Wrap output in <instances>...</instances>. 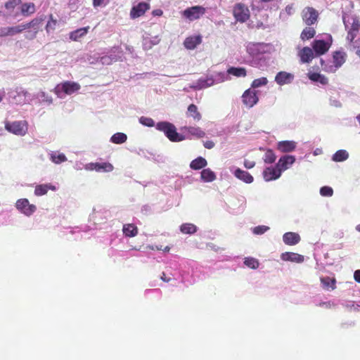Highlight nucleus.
<instances>
[{
  "label": "nucleus",
  "instance_id": "b1692460",
  "mask_svg": "<svg viewBox=\"0 0 360 360\" xmlns=\"http://www.w3.org/2000/svg\"><path fill=\"white\" fill-rule=\"evenodd\" d=\"M186 116L192 117L195 122H199L202 119V115L198 110V108L195 104L188 105L186 111Z\"/></svg>",
  "mask_w": 360,
  "mask_h": 360
},
{
  "label": "nucleus",
  "instance_id": "37998d69",
  "mask_svg": "<svg viewBox=\"0 0 360 360\" xmlns=\"http://www.w3.org/2000/svg\"><path fill=\"white\" fill-rule=\"evenodd\" d=\"M244 264L252 269H257L259 264L258 260L253 257H246Z\"/></svg>",
  "mask_w": 360,
  "mask_h": 360
},
{
  "label": "nucleus",
  "instance_id": "a19ab883",
  "mask_svg": "<svg viewBox=\"0 0 360 360\" xmlns=\"http://www.w3.org/2000/svg\"><path fill=\"white\" fill-rule=\"evenodd\" d=\"M51 160L56 164H60L67 160L66 156L63 153H52L50 154Z\"/></svg>",
  "mask_w": 360,
  "mask_h": 360
},
{
  "label": "nucleus",
  "instance_id": "393cba45",
  "mask_svg": "<svg viewBox=\"0 0 360 360\" xmlns=\"http://www.w3.org/2000/svg\"><path fill=\"white\" fill-rule=\"evenodd\" d=\"M347 54L342 51H337L333 53V59L335 68L341 67L346 61Z\"/></svg>",
  "mask_w": 360,
  "mask_h": 360
},
{
  "label": "nucleus",
  "instance_id": "864d4df0",
  "mask_svg": "<svg viewBox=\"0 0 360 360\" xmlns=\"http://www.w3.org/2000/svg\"><path fill=\"white\" fill-rule=\"evenodd\" d=\"M101 61L103 64H105V63L110 64L112 62V58L108 56H103V57H101Z\"/></svg>",
  "mask_w": 360,
  "mask_h": 360
},
{
  "label": "nucleus",
  "instance_id": "052dcab7",
  "mask_svg": "<svg viewBox=\"0 0 360 360\" xmlns=\"http://www.w3.org/2000/svg\"><path fill=\"white\" fill-rule=\"evenodd\" d=\"M292 10H293V6L292 5H288L285 7V11L287 12V13L288 15H291L292 14Z\"/></svg>",
  "mask_w": 360,
  "mask_h": 360
},
{
  "label": "nucleus",
  "instance_id": "c756f323",
  "mask_svg": "<svg viewBox=\"0 0 360 360\" xmlns=\"http://www.w3.org/2000/svg\"><path fill=\"white\" fill-rule=\"evenodd\" d=\"M308 77L309 79H311L313 82H319L320 84L323 85H326L328 83V78L324 76L323 75H321L320 73L317 72H311L309 73Z\"/></svg>",
  "mask_w": 360,
  "mask_h": 360
},
{
  "label": "nucleus",
  "instance_id": "2f4dec72",
  "mask_svg": "<svg viewBox=\"0 0 360 360\" xmlns=\"http://www.w3.org/2000/svg\"><path fill=\"white\" fill-rule=\"evenodd\" d=\"M214 84V80L212 77L200 78L198 80L195 88L205 89L212 86Z\"/></svg>",
  "mask_w": 360,
  "mask_h": 360
},
{
  "label": "nucleus",
  "instance_id": "f3484780",
  "mask_svg": "<svg viewBox=\"0 0 360 360\" xmlns=\"http://www.w3.org/2000/svg\"><path fill=\"white\" fill-rule=\"evenodd\" d=\"M281 258L283 261H290L301 263L304 261V256L295 252H285L281 254Z\"/></svg>",
  "mask_w": 360,
  "mask_h": 360
},
{
  "label": "nucleus",
  "instance_id": "a18cd8bd",
  "mask_svg": "<svg viewBox=\"0 0 360 360\" xmlns=\"http://www.w3.org/2000/svg\"><path fill=\"white\" fill-rule=\"evenodd\" d=\"M268 83V80L266 77H262L258 79H255L252 81L251 87L252 88H258L262 86H265Z\"/></svg>",
  "mask_w": 360,
  "mask_h": 360
},
{
  "label": "nucleus",
  "instance_id": "ea45409f",
  "mask_svg": "<svg viewBox=\"0 0 360 360\" xmlns=\"http://www.w3.org/2000/svg\"><path fill=\"white\" fill-rule=\"evenodd\" d=\"M349 158V153L345 150H339L333 155L332 160L335 162H342Z\"/></svg>",
  "mask_w": 360,
  "mask_h": 360
},
{
  "label": "nucleus",
  "instance_id": "de8ad7c7",
  "mask_svg": "<svg viewBox=\"0 0 360 360\" xmlns=\"http://www.w3.org/2000/svg\"><path fill=\"white\" fill-rule=\"evenodd\" d=\"M269 229V227L267 226H264V225L257 226L253 229L252 232L254 234L261 235V234L264 233Z\"/></svg>",
  "mask_w": 360,
  "mask_h": 360
},
{
  "label": "nucleus",
  "instance_id": "f257e3e1",
  "mask_svg": "<svg viewBox=\"0 0 360 360\" xmlns=\"http://www.w3.org/2000/svg\"><path fill=\"white\" fill-rule=\"evenodd\" d=\"M157 129L163 131L171 141L178 142L184 140V136L177 133L175 126L169 122H158Z\"/></svg>",
  "mask_w": 360,
  "mask_h": 360
},
{
  "label": "nucleus",
  "instance_id": "680f3d73",
  "mask_svg": "<svg viewBox=\"0 0 360 360\" xmlns=\"http://www.w3.org/2000/svg\"><path fill=\"white\" fill-rule=\"evenodd\" d=\"M321 306H324L326 307H330L332 304L330 302H323L321 304Z\"/></svg>",
  "mask_w": 360,
  "mask_h": 360
},
{
  "label": "nucleus",
  "instance_id": "69168bd1",
  "mask_svg": "<svg viewBox=\"0 0 360 360\" xmlns=\"http://www.w3.org/2000/svg\"><path fill=\"white\" fill-rule=\"evenodd\" d=\"M169 249H170V248H169V247H166V248H165V251H169Z\"/></svg>",
  "mask_w": 360,
  "mask_h": 360
},
{
  "label": "nucleus",
  "instance_id": "79ce46f5",
  "mask_svg": "<svg viewBox=\"0 0 360 360\" xmlns=\"http://www.w3.org/2000/svg\"><path fill=\"white\" fill-rule=\"evenodd\" d=\"M276 156L274 151L271 149H268L264 156V161L267 164H271L275 162Z\"/></svg>",
  "mask_w": 360,
  "mask_h": 360
},
{
  "label": "nucleus",
  "instance_id": "5fc2aeb1",
  "mask_svg": "<svg viewBox=\"0 0 360 360\" xmlns=\"http://www.w3.org/2000/svg\"><path fill=\"white\" fill-rule=\"evenodd\" d=\"M204 146L207 149H212L214 147V143L212 141H207L204 143Z\"/></svg>",
  "mask_w": 360,
  "mask_h": 360
},
{
  "label": "nucleus",
  "instance_id": "1a4fd4ad",
  "mask_svg": "<svg viewBox=\"0 0 360 360\" xmlns=\"http://www.w3.org/2000/svg\"><path fill=\"white\" fill-rule=\"evenodd\" d=\"M259 101L257 91L248 89L242 95V101L248 108L253 107Z\"/></svg>",
  "mask_w": 360,
  "mask_h": 360
},
{
  "label": "nucleus",
  "instance_id": "2eb2a0df",
  "mask_svg": "<svg viewBox=\"0 0 360 360\" xmlns=\"http://www.w3.org/2000/svg\"><path fill=\"white\" fill-rule=\"evenodd\" d=\"M22 32L21 25L0 27V37L13 36Z\"/></svg>",
  "mask_w": 360,
  "mask_h": 360
},
{
  "label": "nucleus",
  "instance_id": "ddd939ff",
  "mask_svg": "<svg viewBox=\"0 0 360 360\" xmlns=\"http://www.w3.org/2000/svg\"><path fill=\"white\" fill-rule=\"evenodd\" d=\"M312 48L316 55L321 56L328 51L330 44L323 40H315L312 44Z\"/></svg>",
  "mask_w": 360,
  "mask_h": 360
},
{
  "label": "nucleus",
  "instance_id": "0e129e2a",
  "mask_svg": "<svg viewBox=\"0 0 360 360\" xmlns=\"http://www.w3.org/2000/svg\"><path fill=\"white\" fill-rule=\"evenodd\" d=\"M355 229H356V230L357 231L360 232V224H358V225L356 226V228H355Z\"/></svg>",
  "mask_w": 360,
  "mask_h": 360
},
{
  "label": "nucleus",
  "instance_id": "e2e57ef3",
  "mask_svg": "<svg viewBox=\"0 0 360 360\" xmlns=\"http://www.w3.org/2000/svg\"><path fill=\"white\" fill-rule=\"evenodd\" d=\"M274 1V0H259V1L262 3H269V2H272Z\"/></svg>",
  "mask_w": 360,
  "mask_h": 360
},
{
  "label": "nucleus",
  "instance_id": "603ef678",
  "mask_svg": "<svg viewBox=\"0 0 360 360\" xmlns=\"http://www.w3.org/2000/svg\"><path fill=\"white\" fill-rule=\"evenodd\" d=\"M243 164H244V167L246 169H252V168H253L255 166V162L250 161V160H245Z\"/></svg>",
  "mask_w": 360,
  "mask_h": 360
},
{
  "label": "nucleus",
  "instance_id": "58836bf2",
  "mask_svg": "<svg viewBox=\"0 0 360 360\" xmlns=\"http://www.w3.org/2000/svg\"><path fill=\"white\" fill-rule=\"evenodd\" d=\"M127 139V136L125 134L122 132H117L113 134L110 138V141L115 144H122L124 143Z\"/></svg>",
  "mask_w": 360,
  "mask_h": 360
},
{
  "label": "nucleus",
  "instance_id": "bf43d9fd",
  "mask_svg": "<svg viewBox=\"0 0 360 360\" xmlns=\"http://www.w3.org/2000/svg\"><path fill=\"white\" fill-rule=\"evenodd\" d=\"M104 0H93L94 6H100L103 4Z\"/></svg>",
  "mask_w": 360,
  "mask_h": 360
},
{
  "label": "nucleus",
  "instance_id": "7ed1b4c3",
  "mask_svg": "<svg viewBox=\"0 0 360 360\" xmlns=\"http://www.w3.org/2000/svg\"><path fill=\"white\" fill-rule=\"evenodd\" d=\"M79 89L80 85L78 83L67 81L58 84L54 89V93L58 96V97L62 98V93L70 95Z\"/></svg>",
  "mask_w": 360,
  "mask_h": 360
},
{
  "label": "nucleus",
  "instance_id": "338daca9",
  "mask_svg": "<svg viewBox=\"0 0 360 360\" xmlns=\"http://www.w3.org/2000/svg\"><path fill=\"white\" fill-rule=\"evenodd\" d=\"M357 119H358V121H359V122L360 124V115L357 117Z\"/></svg>",
  "mask_w": 360,
  "mask_h": 360
},
{
  "label": "nucleus",
  "instance_id": "7c9ffc66",
  "mask_svg": "<svg viewBox=\"0 0 360 360\" xmlns=\"http://www.w3.org/2000/svg\"><path fill=\"white\" fill-rule=\"evenodd\" d=\"M207 164V160L204 158L198 157L191 162L190 167L193 169L198 170L204 168Z\"/></svg>",
  "mask_w": 360,
  "mask_h": 360
},
{
  "label": "nucleus",
  "instance_id": "a878e982",
  "mask_svg": "<svg viewBox=\"0 0 360 360\" xmlns=\"http://www.w3.org/2000/svg\"><path fill=\"white\" fill-rule=\"evenodd\" d=\"M89 30V27L87 26L74 30L70 32V39L75 41H79L81 38L84 37L88 33Z\"/></svg>",
  "mask_w": 360,
  "mask_h": 360
},
{
  "label": "nucleus",
  "instance_id": "3c124183",
  "mask_svg": "<svg viewBox=\"0 0 360 360\" xmlns=\"http://www.w3.org/2000/svg\"><path fill=\"white\" fill-rule=\"evenodd\" d=\"M40 96L43 102H45L48 104L52 103L53 99L51 96H48L45 92H41Z\"/></svg>",
  "mask_w": 360,
  "mask_h": 360
},
{
  "label": "nucleus",
  "instance_id": "774afa93",
  "mask_svg": "<svg viewBox=\"0 0 360 360\" xmlns=\"http://www.w3.org/2000/svg\"><path fill=\"white\" fill-rule=\"evenodd\" d=\"M1 100H2V98H1V96H0V102L1 101Z\"/></svg>",
  "mask_w": 360,
  "mask_h": 360
},
{
  "label": "nucleus",
  "instance_id": "e433bc0d",
  "mask_svg": "<svg viewBox=\"0 0 360 360\" xmlns=\"http://www.w3.org/2000/svg\"><path fill=\"white\" fill-rule=\"evenodd\" d=\"M35 12L34 3H25L21 6V13L23 15H30Z\"/></svg>",
  "mask_w": 360,
  "mask_h": 360
},
{
  "label": "nucleus",
  "instance_id": "aec40b11",
  "mask_svg": "<svg viewBox=\"0 0 360 360\" xmlns=\"http://www.w3.org/2000/svg\"><path fill=\"white\" fill-rule=\"evenodd\" d=\"M181 129L188 134L197 139L202 138L205 136V132L199 127H184Z\"/></svg>",
  "mask_w": 360,
  "mask_h": 360
},
{
  "label": "nucleus",
  "instance_id": "423d86ee",
  "mask_svg": "<svg viewBox=\"0 0 360 360\" xmlns=\"http://www.w3.org/2000/svg\"><path fill=\"white\" fill-rule=\"evenodd\" d=\"M206 12L205 8L202 6H194L184 11L183 15L189 20L199 19Z\"/></svg>",
  "mask_w": 360,
  "mask_h": 360
},
{
  "label": "nucleus",
  "instance_id": "5701e85b",
  "mask_svg": "<svg viewBox=\"0 0 360 360\" xmlns=\"http://www.w3.org/2000/svg\"><path fill=\"white\" fill-rule=\"evenodd\" d=\"M202 42L200 36H191L186 38L184 42V46L189 50L194 49L198 44Z\"/></svg>",
  "mask_w": 360,
  "mask_h": 360
},
{
  "label": "nucleus",
  "instance_id": "6e6d98bb",
  "mask_svg": "<svg viewBox=\"0 0 360 360\" xmlns=\"http://www.w3.org/2000/svg\"><path fill=\"white\" fill-rule=\"evenodd\" d=\"M354 278L356 282L360 283V269L355 271Z\"/></svg>",
  "mask_w": 360,
  "mask_h": 360
},
{
  "label": "nucleus",
  "instance_id": "c03bdc74",
  "mask_svg": "<svg viewBox=\"0 0 360 360\" xmlns=\"http://www.w3.org/2000/svg\"><path fill=\"white\" fill-rule=\"evenodd\" d=\"M57 23V20L54 19L53 15L51 14L49 16V20L46 25V31L48 33H49L51 31H53L56 27Z\"/></svg>",
  "mask_w": 360,
  "mask_h": 360
},
{
  "label": "nucleus",
  "instance_id": "a211bd4d",
  "mask_svg": "<svg viewBox=\"0 0 360 360\" xmlns=\"http://www.w3.org/2000/svg\"><path fill=\"white\" fill-rule=\"evenodd\" d=\"M296 148V143L293 141H282L277 144V148L282 153L293 151Z\"/></svg>",
  "mask_w": 360,
  "mask_h": 360
},
{
  "label": "nucleus",
  "instance_id": "9d476101",
  "mask_svg": "<svg viewBox=\"0 0 360 360\" xmlns=\"http://www.w3.org/2000/svg\"><path fill=\"white\" fill-rule=\"evenodd\" d=\"M150 4L146 2H140L136 6H133L130 11V16L131 18L135 19L141 17L150 9Z\"/></svg>",
  "mask_w": 360,
  "mask_h": 360
},
{
  "label": "nucleus",
  "instance_id": "0eeeda50",
  "mask_svg": "<svg viewBox=\"0 0 360 360\" xmlns=\"http://www.w3.org/2000/svg\"><path fill=\"white\" fill-rule=\"evenodd\" d=\"M302 17L303 21L308 26L314 25L318 19L319 13L317 11L312 7H306L302 10Z\"/></svg>",
  "mask_w": 360,
  "mask_h": 360
},
{
  "label": "nucleus",
  "instance_id": "c85d7f7f",
  "mask_svg": "<svg viewBox=\"0 0 360 360\" xmlns=\"http://www.w3.org/2000/svg\"><path fill=\"white\" fill-rule=\"evenodd\" d=\"M122 231L126 237H134L138 234V228L134 224H124Z\"/></svg>",
  "mask_w": 360,
  "mask_h": 360
},
{
  "label": "nucleus",
  "instance_id": "dca6fc26",
  "mask_svg": "<svg viewBox=\"0 0 360 360\" xmlns=\"http://www.w3.org/2000/svg\"><path fill=\"white\" fill-rule=\"evenodd\" d=\"M293 75L286 72H279L275 77L276 82L279 85H284L285 84H289L293 79Z\"/></svg>",
  "mask_w": 360,
  "mask_h": 360
},
{
  "label": "nucleus",
  "instance_id": "20e7f679",
  "mask_svg": "<svg viewBox=\"0 0 360 360\" xmlns=\"http://www.w3.org/2000/svg\"><path fill=\"white\" fill-rule=\"evenodd\" d=\"M354 47L360 46V22L356 18H352V22L349 27L347 37Z\"/></svg>",
  "mask_w": 360,
  "mask_h": 360
},
{
  "label": "nucleus",
  "instance_id": "6e6552de",
  "mask_svg": "<svg viewBox=\"0 0 360 360\" xmlns=\"http://www.w3.org/2000/svg\"><path fill=\"white\" fill-rule=\"evenodd\" d=\"M16 208L27 216L32 215L37 210L34 205L30 204L27 198H21L15 203Z\"/></svg>",
  "mask_w": 360,
  "mask_h": 360
},
{
  "label": "nucleus",
  "instance_id": "473e14b6",
  "mask_svg": "<svg viewBox=\"0 0 360 360\" xmlns=\"http://www.w3.org/2000/svg\"><path fill=\"white\" fill-rule=\"evenodd\" d=\"M227 72L237 77H245L247 75L246 69L242 67H231L227 70Z\"/></svg>",
  "mask_w": 360,
  "mask_h": 360
},
{
  "label": "nucleus",
  "instance_id": "39448f33",
  "mask_svg": "<svg viewBox=\"0 0 360 360\" xmlns=\"http://www.w3.org/2000/svg\"><path fill=\"white\" fill-rule=\"evenodd\" d=\"M233 14L235 19L240 22H246L250 18V11L248 6L242 3L236 4L234 6Z\"/></svg>",
  "mask_w": 360,
  "mask_h": 360
},
{
  "label": "nucleus",
  "instance_id": "8fccbe9b",
  "mask_svg": "<svg viewBox=\"0 0 360 360\" xmlns=\"http://www.w3.org/2000/svg\"><path fill=\"white\" fill-rule=\"evenodd\" d=\"M140 122L148 127H153L154 125V121L153 119L146 117H141L140 118Z\"/></svg>",
  "mask_w": 360,
  "mask_h": 360
},
{
  "label": "nucleus",
  "instance_id": "cd10ccee",
  "mask_svg": "<svg viewBox=\"0 0 360 360\" xmlns=\"http://www.w3.org/2000/svg\"><path fill=\"white\" fill-rule=\"evenodd\" d=\"M299 56L302 63H309L314 58L313 50L307 46L304 47L300 51Z\"/></svg>",
  "mask_w": 360,
  "mask_h": 360
},
{
  "label": "nucleus",
  "instance_id": "f704fd0d",
  "mask_svg": "<svg viewBox=\"0 0 360 360\" xmlns=\"http://www.w3.org/2000/svg\"><path fill=\"white\" fill-rule=\"evenodd\" d=\"M316 34V31L313 27H305L300 34L302 40L305 41L313 38Z\"/></svg>",
  "mask_w": 360,
  "mask_h": 360
},
{
  "label": "nucleus",
  "instance_id": "4c0bfd02",
  "mask_svg": "<svg viewBox=\"0 0 360 360\" xmlns=\"http://www.w3.org/2000/svg\"><path fill=\"white\" fill-rule=\"evenodd\" d=\"M180 231L185 234H193L197 231V227L193 224L185 223L180 226Z\"/></svg>",
  "mask_w": 360,
  "mask_h": 360
},
{
  "label": "nucleus",
  "instance_id": "9b49d317",
  "mask_svg": "<svg viewBox=\"0 0 360 360\" xmlns=\"http://www.w3.org/2000/svg\"><path fill=\"white\" fill-rule=\"evenodd\" d=\"M295 161V158L293 155H284L282 156L276 164V167L282 173L283 171L288 169Z\"/></svg>",
  "mask_w": 360,
  "mask_h": 360
},
{
  "label": "nucleus",
  "instance_id": "6ab92c4d",
  "mask_svg": "<svg viewBox=\"0 0 360 360\" xmlns=\"http://www.w3.org/2000/svg\"><path fill=\"white\" fill-rule=\"evenodd\" d=\"M283 240L286 245H295L300 241V236L297 233L287 232L283 235Z\"/></svg>",
  "mask_w": 360,
  "mask_h": 360
},
{
  "label": "nucleus",
  "instance_id": "bb28decb",
  "mask_svg": "<svg viewBox=\"0 0 360 360\" xmlns=\"http://www.w3.org/2000/svg\"><path fill=\"white\" fill-rule=\"evenodd\" d=\"M49 190L56 191V187L51 184L37 185L34 189V194L37 196H41L46 194Z\"/></svg>",
  "mask_w": 360,
  "mask_h": 360
},
{
  "label": "nucleus",
  "instance_id": "4d7b16f0",
  "mask_svg": "<svg viewBox=\"0 0 360 360\" xmlns=\"http://www.w3.org/2000/svg\"><path fill=\"white\" fill-rule=\"evenodd\" d=\"M152 14L154 16H161L163 14V12L161 9H155L153 11Z\"/></svg>",
  "mask_w": 360,
  "mask_h": 360
},
{
  "label": "nucleus",
  "instance_id": "09e8293b",
  "mask_svg": "<svg viewBox=\"0 0 360 360\" xmlns=\"http://www.w3.org/2000/svg\"><path fill=\"white\" fill-rule=\"evenodd\" d=\"M320 193L322 196L330 197L333 195V191L331 187L323 186L320 189Z\"/></svg>",
  "mask_w": 360,
  "mask_h": 360
},
{
  "label": "nucleus",
  "instance_id": "f8f14e48",
  "mask_svg": "<svg viewBox=\"0 0 360 360\" xmlns=\"http://www.w3.org/2000/svg\"><path fill=\"white\" fill-rule=\"evenodd\" d=\"M281 175V171L278 167H269L263 172V176L265 181H269L278 179Z\"/></svg>",
  "mask_w": 360,
  "mask_h": 360
},
{
  "label": "nucleus",
  "instance_id": "13d9d810",
  "mask_svg": "<svg viewBox=\"0 0 360 360\" xmlns=\"http://www.w3.org/2000/svg\"><path fill=\"white\" fill-rule=\"evenodd\" d=\"M160 278L162 281L167 283L169 282L172 280L171 278H169L166 276V274L165 272H162Z\"/></svg>",
  "mask_w": 360,
  "mask_h": 360
},
{
  "label": "nucleus",
  "instance_id": "49530a36",
  "mask_svg": "<svg viewBox=\"0 0 360 360\" xmlns=\"http://www.w3.org/2000/svg\"><path fill=\"white\" fill-rule=\"evenodd\" d=\"M22 0H9L5 3L6 9L13 11L14 8L21 4Z\"/></svg>",
  "mask_w": 360,
  "mask_h": 360
},
{
  "label": "nucleus",
  "instance_id": "4468645a",
  "mask_svg": "<svg viewBox=\"0 0 360 360\" xmlns=\"http://www.w3.org/2000/svg\"><path fill=\"white\" fill-rule=\"evenodd\" d=\"M113 166L109 162H95L89 165V169L96 172H109L113 170Z\"/></svg>",
  "mask_w": 360,
  "mask_h": 360
},
{
  "label": "nucleus",
  "instance_id": "72a5a7b5",
  "mask_svg": "<svg viewBox=\"0 0 360 360\" xmlns=\"http://www.w3.org/2000/svg\"><path fill=\"white\" fill-rule=\"evenodd\" d=\"M201 179L205 182H212L216 179V175L210 169H204L201 172Z\"/></svg>",
  "mask_w": 360,
  "mask_h": 360
},
{
  "label": "nucleus",
  "instance_id": "4be33fe9",
  "mask_svg": "<svg viewBox=\"0 0 360 360\" xmlns=\"http://www.w3.org/2000/svg\"><path fill=\"white\" fill-rule=\"evenodd\" d=\"M234 176L237 179L243 181L246 184H250L254 180L253 176L249 172L244 171L240 168H238L235 170Z\"/></svg>",
  "mask_w": 360,
  "mask_h": 360
},
{
  "label": "nucleus",
  "instance_id": "c9c22d12",
  "mask_svg": "<svg viewBox=\"0 0 360 360\" xmlns=\"http://www.w3.org/2000/svg\"><path fill=\"white\" fill-rule=\"evenodd\" d=\"M321 282L325 289L328 290L329 288H331L332 290H334L335 288L336 281L333 278L328 276L323 277L321 278Z\"/></svg>",
  "mask_w": 360,
  "mask_h": 360
},
{
  "label": "nucleus",
  "instance_id": "f03ea898",
  "mask_svg": "<svg viewBox=\"0 0 360 360\" xmlns=\"http://www.w3.org/2000/svg\"><path fill=\"white\" fill-rule=\"evenodd\" d=\"M5 129L15 135L24 136L28 130V123L25 120L6 122Z\"/></svg>",
  "mask_w": 360,
  "mask_h": 360
},
{
  "label": "nucleus",
  "instance_id": "412c9836",
  "mask_svg": "<svg viewBox=\"0 0 360 360\" xmlns=\"http://www.w3.org/2000/svg\"><path fill=\"white\" fill-rule=\"evenodd\" d=\"M43 21L42 18H34L32 20H31L28 23L25 24H21V27L22 29V31L30 29V28H34V32L32 34V37L31 38H34L36 36V34L38 32L39 30V26L41 24Z\"/></svg>",
  "mask_w": 360,
  "mask_h": 360
}]
</instances>
